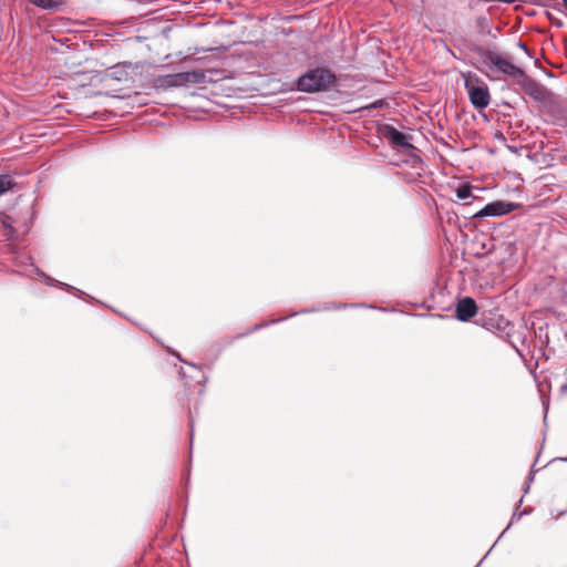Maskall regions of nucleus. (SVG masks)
Instances as JSON below:
<instances>
[{
    "mask_svg": "<svg viewBox=\"0 0 567 567\" xmlns=\"http://www.w3.org/2000/svg\"><path fill=\"white\" fill-rule=\"evenodd\" d=\"M474 52L480 56L481 63L492 73H501L513 79L524 75V70L494 50L476 48Z\"/></svg>",
    "mask_w": 567,
    "mask_h": 567,
    "instance_id": "f03ea898",
    "label": "nucleus"
},
{
    "mask_svg": "<svg viewBox=\"0 0 567 567\" xmlns=\"http://www.w3.org/2000/svg\"><path fill=\"white\" fill-rule=\"evenodd\" d=\"M337 83L336 74L326 68H315L299 76L297 90L305 93L328 91Z\"/></svg>",
    "mask_w": 567,
    "mask_h": 567,
    "instance_id": "f257e3e1",
    "label": "nucleus"
},
{
    "mask_svg": "<svg viewBox=\"0 0 567 567\" xmlns=\"http://www.w3.org/2000/svg\"><path fill=\"white\" fill-rule=\"evenodd\" d=\"M456 196L461 200H467L470 198H473L474 196L472 194V187L467 184L461 185L456 189Z\"/></svg>",
    "mask_w": 567,
    "mask_h": 567,
    "instance_id": "f8f14e48",
    "label": "nucleus"
},
{
    "mask_svg": "<svg viewBox=\"0 0 567 567\" xmlns=\"http://www.w3.org/2000/svg\"><path fill=\"white\" fill-rule=\"evenodd\" d=\"M516 208V204L505 202V200H495L485 205L481 210L474 214V218H485V217H497L504 216L506 214L512 213Z\"/></svg>",
    "mask_w": 567,
    "mask_h": 567,
    "instance_id": "39448f33",
    "label": "nucleus"
},
{
    "mask_svg": "<svg viewBox=\"0 0 567 567\" xmlns=\"http://www.w3.org/2000/svg\"><path fill=\"white\" fill-rule=\"evenodd\" d=\"M286 318H281V319H278V320H271V321H266V322H261V323H258V324H255L250 330L249 332H252V331H257L261 328H265L269 324H272V323H276V322H279V321H282L285 320Z\"/></svg>",
    "mask_w": 567,
    "mask_h": 567,
    "instance_id": "4468645a",
    "label": "nucleus"
},
{
    "mask_svg": "<svg viewBox=\"0 0 567 567\" xmlns=\"http://www.w3.org/2000/svg\"><path fill=\"white\" fill-rule=\"evenodd\" d=\"M516 80L525 94H527L534 101L545 102L550 97L549 90L532 76L527 75L525 72L524 75H519Z\"/></svg>",
    "mask_w": 567,
    "mask_h": 567,
    "instance_id": "20e7f679",
    "label": "nucleus"
},
{
    "mask_svg": "<svg viewBox=\"0 0 567 567\" xmlns=\"http://www.w3.org/2000/svg\"><path fill=\"white\" fill-rule=\"evenodd\" d=\"M563 462H567V457L560 458Z\"/></svg>",
    "mask_w": 567,
    "mask_h": 567,
    "instance_id": "aec40b11",
    "label": "nucleus"
},
{
    "mask_svg": "<svg viewBox=\"0 0 567 567\" xmlns=\"http://www.w3.org/2000/svg\"><path fill=\"white\" fill-rule=\"evenodd\" d=\"M158 81L162 83V85H165L168 87L176 86L175 73L161 76L158 79Z\"/></svg>",
    "mask_w": 567,
    "mask_h": 567,
    "instance_id": "ddd939ff",
    "label": "nucleus"
},
{
    "mask_svg": "<svg viewBox=\"0 0 567 567\" xmlns=\"http://www.w3.org/2000/svg\"><path fill=\"white\" fill-rule=\"evenodd\" d=\"M533 480H534L533 474H529V476H528V481H527V485H526V488H525V493H527V492H528L529 483H530V482H533Z\"/></svg>",
    "mask_w": 567,
    "mask_h": 567,
    "instance_id": "f3484780",
    "label": "nucleus"
},
{
    "mask_svg": "<svg viewBox=\"0 0 567 567\" xmlns=\"http://www.w3.org/2000/svg\"><path fill=\"white\" fill-rule=\"evenodd\" d=\"M189 425H190V443H192L193 442V429H194L193 415L192 414L189 416Z\"/></svg>",
    "mask_w": 567,
    "mask_h": 567,
    "instance_id": "2eb2a0df",
    "label": "nucleus"
},
{
    "mask_svg": "<svg viewBox=\"0 0 567 567\" xmlns=\"http://www.w3.org/2000/svg\"><path fill=\"white\" fill-rule=\"evenodd\" d=\"M383 136L390 141L391 144L402 147H412L409 143V137L400 132L392 125H385L383 128Z\"/></svg>",
    "mask_w": 567,
    "mask_h": 567,
    "instance_id": "6e6552de",
    "label": "nucleus"
},
{
    "mask_svg": "<svg viewBox=\"0 0 567 567\" xmlns=\"http://www.w3.org/2000/svg\"><path fill=\"white\" fill-rule=\"evenodd\" d=\"M526 513H527L526 511H524L523 513H520V514H518V515H517L516 513H514V514H513V517H512V522H511V523H513V522H514V519H519V518H520V516H522V515H524V514H526Z\"/></svg>",
    "mask_w": 567,
    "mask_h": 567,
    "instance_id": "dca6fc26",
    "label": "nucleus"
},
{
    "mask_svg": "<svg viewBox=\"0 0 567 567\" xmlns=\"http://www.w3.org/2000/svg\"><path fill=\"white\" fill-rule=\"evenodd\" d=\"M37 271V274L41 277V280L48 285V286H59L61 288H65L68 291H73V290H76L74 287L70 286V285H66L64 282H61L50 276H48L47 274H44L42 270H40L39 268H35L34 269Z\"/></svg>",
    "mask_w": 567,
    "mask_h": 567,
    "instance_id": "9d476101",
    "label": "nucleus"
},
{
    "mask_svg": "<svg viewBox=\"0 0 567 567\" xmlns=\"http://www.w3.org/2000/svg\"><path fill=\"white\" fill-rule=\"evenodd\" d=\"M477 313V306L473 298L464 297L456 305V318L460 321H468Z\"/></svg>",
    "mask_w": 567,
    "mask_h": 567,
    "instance_id": "423d86ee",
    "label": "nucleus"
},
{
    "mask_svg": "<svg viewBox=\"0 0 567 567\" xmlns=\"http://www.w3.org/2000/svg\"><path fill=\"white\" fill-rule=\"evenodd\" d=\"M14 183L10 175L8 174H1L0 175V196L6 194L8 190H10L13 187Z\"/></svg>",
    "mask_w": 567,
    "mask_h": 567,
    "instance_id": "9b49d317",
    "label": "nucleus"
},
{
    "mask_svg": "<svg viewBox=\"0 0 567 567\" xmlns=\"http://www.w3.org/2000/svg\"><path fill=\"white\" fill-rule=\"evenodd\" d=\"M518 47L522 48V50H524L526 53H528V49L524 43L519 42Z\"/></svg>",
    "mask_w": 567,
    "mask_h": 567,
    "instance_id": "a211bd4d",
    "label": "nucleus"
},
{
    "mask_svg": "<svg viewBox=\"0 0 567 567\" xmlns=\"http://www.w3.org/2000/svg\"><path fill=\"white\" fill-rule=\"evenodd\" d=\"M33 6L48 11H56L63 4V0H29Z\"/></svg>",
    "mask_w": 567,
    "mask_h": 567,
    "instance_id": "1a4fd4ad",
    "label": "nucleus"
},
{
    "mask_svg": "<svg viewBox=\"0 0 567 567\" xmlns=\"http://www.w3.org/2000/svg\"><path fill=\"white\" fill-rule=\"evenodd\" d=\"M205 72L202 70L175 73L176 86H182L187 83L199 84L205 82Z\"/></svg>",
    "mask_w": 567,
    "mask_h": 567,
    "instance_id": "0eeeda50",
    "label": "nucleus"
},
{
    "mask_svg": "<svg viewBox=\"0 0 567 567\" xmlns=\"http://www.w3.org/2000/svg\"><path fill=\"white\" fill-rule=\"evenodd\" d=\"M563 1H564L565 6L567 7V0H563Z\"/></svg>",
    "mask_w": 567,
    "mask_h": 567,
    "instance_id": "412c9836",
    "label": "nucleus"
},
{
    "mask_svg": "<svg viewBox=\"0 0 567 567\" xmlns=\"http://www.w3.org/2000/svg\"><path fill=\"white\" fill-rule=\"evenodd\" d=\"M464 86L468 94V99L475 109L483 110L489 105V89L476 74L468 73L465 76Z\"/></svg>",
    "mask_w": 567,
    "mask_h": 567,
    "instance_id": "7ed1b4c3",
    "label": "nucleus"
},
{
    "mask_svg": "<svg viewBox=\"0 0 567 567\" xmlns=\"http://www.w3.org/2000/svg\"><path fill=\"white\" fill-rule=\"evenodd\" d=\"M372 107H378V103H377V102H375V103H373V104H372Z\"/></svg>",
    "mask_w": 567,
    "mask_h": 567,
    "instance_id": "6ab92c4d",
    "label": "nucleus"
}]
</instances>
